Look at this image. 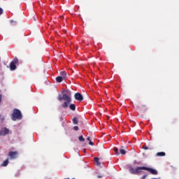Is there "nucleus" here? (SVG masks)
Segmentation results:
<instances>
[{
    "instance_id": "obj_1",
    "label": "nucleus",
    "mask_w": 179,
    "mask_h": 179,
    "mask_svg": "<svg viewBox=\"0 0 179 179\" xmlns=\"http://www.w3.org/2000/svg\"><path fill=\"white\" fill-rule=\"evenodd\" d=\"M57 100H59V101L64 100V102L61 106L62 108H68V106L72 101V92L69 90L66 91V94H63L62 96L59 94L57 96Z\"/></svg>"
},
{
    "instance_id": "obj_2",
    "label": "nucleus",
    "mask_w": 179,
    "mask_h": 179,
    "mask_svg": "<svg viewBox=\"0 0 179 179\" xmlns=\"http://www.w3.org/2000/svg\"><path fill=\"white\" fill-rule=\"evenodd\" d=\"M22 118H23L22 112L17 108L13 109L11 115V120H13V121H16V120H22Z\"/></svg>"
},
{
    "instance_id": "obj_3",
    "label": "nucleus",
    "mask_w": 179,
    "mask_h": 179,
    "mask_svg": "<svg viewBox=\"0 0 179 179\" xmlns=\"http://www.w3.org/2000/svg\"><path fill=\"white\" fill-rule=\"evenodd\" d=\"M139 170H146L147 171H149L150 174H152L153 176H157L158 172L156 169H153L152 168H149L146 166H142V167H138L136 169V171L138 173Z\"/></svg>"
},
{
    "instance_id": "obj_4",
    "label": "nucleus",
    "mask_w": 179,
    "mask_h": 179,
    "mask_svg": "<svg viewBox=\"0 0 179 179\" xmlns=\"http://www.w3.org/2000/svg\"><path fill=\"white\" fill-rule=\"evenodd\" d=\"M126 169L130 174H135V165L134 164H128L126 166Z\"/></svg>"
},
{
    "instance_id": "obj_5",
    "label": "nucleus",
    "mask_w": 179,
    "mask_h": 179,
    "mask_svg": "<svg viewBox=\"0 0 179 179\" xmlns=\"http://www.w3.org/2000/svg\"><path fill=\"white\" fill-rule=\"evenodd\" d=\"M17 62H19V60L17 59V58H15L13 59V61H12L10 64V69L11 71H15V69H16V64H17Z\"/></svg>"
},
{
    "instance_id": "obj_6",
    "label": "nucleus",
    "mask_w": 179,
    "mask_h": 179,
    "mask_svg": "<svg viewBox=\"0 0 179 179\" xmlns=\"http://www.w3.org/2000/svg\"><path fill=\"white\" fill-rule=\"evenodd\" d=\"M17 155H18L17 151H10L8 152V156L12 159H16V157H17Z\"/></svg>"
},
{
    "instance_id": "obj_7",
    "label": "nucleus",
    "mask_w": 179,
    "mask_h": 179,
    "mask_svg": "<svg viewBox=\"0 0 179 179\" xmlns=\"http://www.w3.org/2000/svg\"><path fill=\"white\" fill-rule=\"evenodd\" d=\"M74 97L78 101H82L83 100V96L79 92L76 93Z\"/></svg>"
},
{
    "instance_id": "obj_8",
    "label": "nucleus",
    "mask_w": 179,
    "mask_h": 179,
    "mask_svg": "<svg viewBox=\"0 0 179 179\" xmlns=\"http://www.w3.org/2000/svg\"><path fill=\"white\" fill-rule=\"evenodd\" d=\"M9 134V129L5 127L3 130L0 131V136H5Z\"/></svg>"
},
{
    "instance_id": "obj_9",
    "label": "nucleus",
    "mask_w": 179,
    "mask_h": 179,
    "mask_svg": "<svg viewBox=\"0 0 179 179\" xmlns=\"http://www.w3.org/2000/svg\"><path fill=\"white\" fill-rule=\"evenodd\" d=\"M60 77L65 80L68 78V73H66V71H62L60 72Z\"/></svg>"
},
{
    "instance_id": "obj_10",
    "label": "nucleus",
    "mask_w": 179,
    "mask_h": 179,
    "mask_svg": "<svg viewBox=\"0 0 179 179\" xmlns=\"http://www.w3.org/2000/svg\"><path fill=\"white\" fill-rule=\"evenodd\" d=\"M70 110H72V111H75L76 110V106L73 103H71L69 105Z\"/></svg>"
},
{
    "instance_id": "obj_11",
    "label": "nucleus",
    "mask_w": 179,
    "mask_h": 179,
    "mask_svg": "<svg viewBox=\"0 0 179 179\" xmlns=\"http://www.w3.org/2000/svg\"><path fill=\"white\" fill-rule=\"evenodd\" d=\"M94 160L95 163H96V166H101V164L100 163L99 157H94Z\"/></svg>"
},
{
    "instance_id": "obj_12",
    "label": "nucleus",
    "mask_w": 179,
    "mask_h": 179,
    "mask_svg": "<svg viewBox=\"0 0 179 179\" xmlns=\"http://www.w3.org/2000/svg\"><path fill=\"white\" fill-rule=\"evenodd\" d=\"M62 80H64V79L61 76H57L56 78V82H57V83H61V82H62Z\"/></svg>"
},
{
    "instance_id": "obj_13",
    "label": "nucleus",
    "mask_w": 179,
    "mask_h": 179,
    "mask_svg": "<svg viewBox=\"0 0 179 179\" xmlns=\"http://www.w3.org/2000/svg\"><path fill=\"white\" fill-rule=\"evenodd\" d=\"M8 163H9V160L7 159L5 161L3 162L1 166L3 167H6V166H8Z\"/></svg>"
},
{
    "instance_id": "obj_14",
    "label": "nucleus",
    "mask_w": 179,
    "mask_h": 179,
    "mask_svg": "<svg viewBox=\"0 0 179 179\" xmlns=\"http://www.w3.org/2000/svg\"><path fill=\"white\" fill-rule=\"evenodd\" d=\"M157 156L159 157H162L163 156H166V152H160L157 153Z\"/></svg>"
},
{
    "instance_id": "obj_15",
    "label": "nucleus",
    "mask_w": 179,
    "mask_h": 179,
    "mask_svg": "<svg viewBox=\"0 0 179 179\" xmlns=\"http://www.w3.org/2000/svg\"><path fill=\"white\" fill-rule=\"evenodd\" d=\"M78 118H76V117H73V124H74V125H78Z\"/></svg>"
},
{
    "instance_id": "obj_16",
    "label": "nucleus",
    "mask_w": 179,
    "mask_h": 179,
    "mask_svg": "<svg viewBox=\"0 0 179 179\" xmlns=\"http://www.w3.org/2000/svg\"><path fill=\"white\" fill-rule=\"evenodd\" d=\"M120 153L121 155H126L127 152L125 151V150L122 149V148H120Z\"/></svg>"
},
{
    "instance_id": "obj_17",
    "label": "nucleus",
    "mask_w": 179,
    "mask_h": 179,
    "mask_svg": "<svg viewBox=\"0 0 179 179\" xmlns=\"http://www.w3.org/2000/svg\"><path fill=\"white\" fill-rule=\"evenodd\" d=\"M78 140L80 141V142H85V138H83V136H80L78 137Z\"/></svg>"
},
{
    "instance_id": "obj_18",
    "label": "nucleus",
    "mask_w": 179,
    "mask_h": 179,
    "mask_svg": "<svg viewBox=\"0 0 179 179\" xmlns=\"http://www.w3.org/2000/svg\"><path fill=\"white\" fill-rule=\"evenodd\" d=\"M113 150H114V152H115L116 155H120V152H118V148H114Z\"/></svg>"
},
{
    "instance_id": "obj_19",
    "label": "nucleus",
    "mask_w": 179,
    "mask_h": 179,
    "mask_svg": "<svg viewBox=\"0 0 179 179\" xmlns=\"http://www.w3.org/2000/svg\"><path fill=\"white\" fill-rule=\"evenodd\" d=\"M0 120L1 121H3L5 120V117H3L2 115H0Z\"/></svg>"
},
{
    "instance_id": "obj_20",
    "label": "nucleus",
    "mask_w": 179,
    "mask_h": 179,
    "mask_svg": "<svg viewBox=\"0 0 179 179\" xmlns=\"http://www.w3.org/2000/svg\"><path fill=\"white\" fill-rule=\"evenodd\" d=\"M73 129H74V131H79V127L75 126V127H73Z\"/></svg>"
},
{
    "instance_id": "obj_21",
    "label": "nucleus",
    "mask_w": 179,
    "mask_h": 179,
    "mask_svg": "<svg viewBox=\"0 0 179 179\" xmlns=\"http://www.w3.org/2000/svg\"><path fill=\"white\" fill-rule=\"evenodd\" d=\"M89 145H90L91 146L94 145V143H93L92 141L89 142Z\"/></svg>"
},
{
    "instance_id": "obj_22",
    "label": "nucleus",
    "mask_w": 179,
    "mask_h": 179,
    "mask_svg": "<svg viewBox=\"0 0 179 179\" xmlns=\"http://www.w3.org/2000/svg\"><path fill=\"white\" fill-rule=\"evenodd\" d=\"M143 149H144V150H148V149H149V148H148V146H146V145H144L143 147Z\"/></svg>"
},
{
    "instance_id": "obj_23",
    "label": "nucleus",
    "mask_w": 179,
    "mask_h": 179,
    "mask_svg": "<svg viewBox=\"0 0 179 179\" xmlns=\"http://www.w3.org/2000/svg\"><path fill=\"white\" fill-rule=\"evenodd\" d=\"M2 13H3V10L0 8V16L2 15Z\"/></svg>"
},
{
    "instance_id": "obj_24",
    "label": "nucleus",
    "mask_w": 179,
    "mask_h": 179,
    "mask_svg": "<svg viewBox=\"0 0 179 179\" xmlns=\"http://www.w3.org/2000/svg\"><path fill=\"white\" fill-rule=\"evenodd\" d=\"M103 177V176H101V175H98L97 176V178H101Z\"/></svg>"
},
{
    "instance_id": "obj_25",
    "label": "nucleus",
    "mask_w": 179,
    "mask_h": 179,
    "mask_svg": "<svg viewBox=\"0 0 179 179\" xmlns=\"http://www.w3.org/2000/svg\"><path fill=\"white\" fill-rule=\"evenodd\" d=\"M87 141H89L90 142V141H91L90 137H87Z\"/></svg>"
},
{
    "instance_id": "obj_26",
    "label": "nucleus",
    "mask_w": 179,
    "mask_h": 179,
    "mask_svg": "<svg viewBox=\"0 0 179 179\" xmlns=\"http://www.w3.org/2000/svg\"><path fill=\"white\" fill-rule=\"evenodd\" d=\"M146 178V176H143V178Z\"/></svg>"
},
{
    "instance_id": "obj_27",
    "label": "nucleus",
    "mask_w": 179,
    "mask_h": 179,
    "mask_svg": "<svg viewBox=\"0 0 179 179\" xmlns=\"http://www.w3.org/2000/svg\"><path fill=\"white\" fill-rule=\"evenodd\" d=\"M12 22H13V21L11 20L10 22L12 23Z\"/></svg>"
},
{
    "instance_id": "obj_28",
    "label": "nucleus",
    "mask_w": 179,
    "mask_h": 179,
    "mask_svg": "<svg viewBox=\"0 0 179 179\" xmlns=\"http://www.w3.org/2000/svg\"><path fill=\"white\" fill-rule=\"evenodd\" d=\"M149 149L152 150V149H153V148H149Z\"/></svg>"
},
{
    "instance_id": "obj_29",
    "label": "nucleus",
    "mask_w": 179,
    "mask_h": 179,
    "mask_svg": "<svg viewBox=\"0 0 179 179\" xmlns=\"http://www.w3.org/2000/svg\"><path fill=\"white\" fill-rule=\"evenodd\" d=\"M72 179H75V178H72Z\"/></svg>"
}]
</instances>
